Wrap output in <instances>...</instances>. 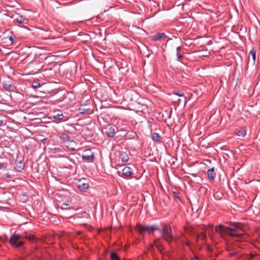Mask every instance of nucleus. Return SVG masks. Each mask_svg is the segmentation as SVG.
<instances>
[{"label": "nucleus", "instance_id": "f704fd0d", "mask_svg": "<svg viewBox=\"0 0 260 260\" xmlns=\"http://www.w3.org/2000/svg\"><path fill=\"white\" fill-rule=\"evenodd\" d=\"M197 229H194L193 228L192 229V231H191V232H192L193 234H196V230Z\"/></svg>", "mask_w": 260, "mask_h": 260}, {"label": "nucleus", "instance_id": "dca6fc26", "mask_svg": "<svg viewBox=\"0 0 260 260\" xmlns=\"http://www.w3.org/2000/svg\"><path fill=\"white\" fill-rule=\"evenodd\" d=\"M152 139L153 141L156 143H161L162 138L160 137L159 135L157 133H153L152 134Z\"/></svg>", "mask_w": 260, "mask_h": 260}, {"label": "nucleus", "instance_id": "9d476101", "mask_svg": "<svg viewBox=\"0 0 260 260\" xmlns=\"http://www.w3.org/2000/svg\"><path fill=\"white\" fill-rule=\"evenodd\" d=\"M127 100L134 101L137 97V94L133 91H127L125 93Z\"/></svg>", "mask_w": 260, "mask_h": 260}, {"label": "nucleus", "instance_id": "58836bf2", "mask_svg": "<svg viewBox=\"0 0 260 260\" xmlns=\"http://www.w3.org/2000/svg\"><path fill=\"white\" fill-rule=\"evenodd\" d=\"M86 21H87L88 22H89L90 20H87Z\"/></svg>", "mask_w": 260, "mask_h": 260}, {"label": "nucleus", "instance_id": "a211bd4d", "mask_svg": "<svg viewBox=\"0 0 260 260\" xmlns=\"http://www.w3.org/2000/svg\"><path fill=\"white\" fill-rule=\"evenodd\" d=\"M88 183L82 182L81 181H79L78 185V187L81 191H85L88 188Z\"/></svg>", "mask_w": 260, "mask_h": 260}, {"label": "nucleus", "instance_id": "7ed1b4c3", "mask_svg": "<svg viewBox=\"0 0 260 260\" xmlns=\"http://www.w3.org/2000/svg\"><path fill=\"white\" fill-rule=\"evenodd\" d=\"M25 236L15 232L9 239L11 245L15 248H20L24 244Z\"/></svg>", "mask_w": 260, "mask_h": 260}, {"label": "nucleus", "instance_id": "f3484780", "mask_svg": "<svg viewBox=\"0 0 260 260\" xmlns=\"http://www.w3.org/2000/svg\"><path fill=\"white\" fill-rule=\"evenodd\" d=\"M25 165L22 161H18L15 163V169L17 172H21L24 168Z\"/></svg>", "mask_w": 260, "mask_h": 260}, {"label": "nucleus", "instance_id": "7c9ffc66", "mask_svg": "<svg viewBox=\"0 0 260 260\" xmlns=\"http://www.w3.org/2000/svg\"><path fill=\"white\" fill-rule=\"evenodd\" d=\"M8 38L10 41L11 44H12L14 43V41L13 37L12 36H10Z\"/></svg>", "mask_w": 260, "mask_h": 260}, {"label": "nucleus", "instance_id": "a878e982", "mask_svg": "<svg viewBox=\"0 0 260 260\" xmlns=\"http://www.w3.org/2000/svg\"><path fill=\"white\" fill-rule=\"evenodd\" d=\"M31 86L32 88L36 89L40 86V83L38 81H34L32 83Z\"/></svg>", "mask_w": 260, "mask_h": 260}, {"label": "nucleus", "instance_id": "c85d7f7f", "mask_svg": "<svg viewBox=\"0 0 260 260\" xmlns=\"http://www.w3.org/2000/svg\"><path fill=\"white\" fill-rule=\"evenodd\" d=\"M238 254V252L237 251H233L232 252H230L229 254V256L230 257L235 256H236Z\"/></svg>", "mask_w": 260, "mask_h": 260}, {"label": "nucleus", "instance_id": "f8f14e48", "mask_svg": "<svg viewBox=\"0 0 260 260\" xmlns=\"http://www.w3.org/2000/svg\"><path fill=\"white\" fill-rule=\"evenodd\" d=\"M66 147H67V148L69 150H73V151L76 150V144L75 141H74L73 140H70V141H69L68 142H67L66 143Z\"/></svg>", "mask_w": 260, "mask_h": 260}, {"label": "nucleus", "instance_id": "aec40b11", "mask_svg": "<svg viewBox=\"0 0 260 260\" xmlns=\"http://www.w3.org/2000/svg\"><path fill=\"white\" fill-rule=\"evenodd\" d=\"M59 138L60 140H62L64 143H66L70 140V136L67 134H61Z\"/></svg>", "mask_w": 260, "mask_h": 260}, {"label": "nucleus", "instance_id": "9b49d317", "mask_svg": "<svg viewBox=\"0 0 260 260\" xmlns=\"http://www.w3.org/2000/svg\"><path fill=\"white\" fill-rule=\"evenodd\" d=\"M235 134L238 137H244L246 134V131L244 127H240L236 129Z\"/></svg>", "mask_w": 260, "mask_h": 260}, {"label": "nucleus", "instance_id": "ddd939ff", "mask_svg": "<svg viewBox=\"0 0 260 260\" xmlns=\"http://www.w3.org/2000/svg\"><path fill=\"white\" fill-rule=\"evenodd\" d=\"M202 229L204 231L197 235L196 239V242H198L199 239L204 240L206 237V235L205 233V226L202 225Z\"/></svg>", "mask_w": 260, "mask_h": 260}, {"label": "nucleus", "instance_id": "c9c22d12", "mask_svg": "<svg viewBox=\"0 0 260 260\" xmlns=\"http://www.w3.org/2000/svg\"><path fill=\"white\" fill-rule=\"evenodd\" d=\"M176 49H177V51H179L180 50L181 47H177Z\"/></svg>", "mask_w": 260, "mask_h": 260}, {"label": "nucleus", "instance_id": "2eb2a0df", "mask_svg": "<svg viewBox=\"0 0 260 260\" xmlns=\"http://www.w3.org/2000/svg\"><path fill=\"white\" fill-rule=\"evenodd\" d=\"M122 174L126 177L131 176L133 174L132 169L128 167H125L122 170Z\"/></svg>", "mask_w": 260, "mask_h": 260}, {"label": "nucleus", "instance_id": "39448f33", "mask_svg": "<svg viewBox=\"0 0 260 260\" xmlns=\"http://www.w3.org/2000/svg\"><path fill=\"white\" fill-rule=\"evenodd\" d=\"M71 201L68 200L65 201L63 200L58 201L57 203L58 208H60L62 210H74L75 208L71 206Z\"/></svg>", "mask_w": 260, "mask_h": 260}, {"label": "nucleus", "instance_id": "b1692460", "mask_svg": "<svg viewBox=\"0 0 260 260\" xmlns=\"http://www.w3.org/2000/svg\"><path fill=\"white\" fill-rule=\"evenodd\" d=\"M250 53L252 55V59H253V63L255 62V58H256V50L253 48L250 51Z\"/></svg>", "mask_w": 260, "mask_h": 260}, {"label": "nucleus", "instance_id": "6ab92c4d", "mask_svg": "<svg viewBox=\"0 0 260 260\" xmlns=\"http://www.w3.org/2000/svg\"><path fill=\"white\" fill-rule=\"evenodd\" d=\"M207 175L208 178L211 179V180H214L216 177V173L214 170V169H210L207 171Z\"/></svg>", "mask_w": 260, "mask_h": 260}, {"label": "nucleus", "instance_id": "4be33fe9", "mask_svg": "<svg viewBox=\"0 0 260 260\" xmlns=\"http://www.w3.org/2000/svg\"><path fill=\"white\" fill-rule=\"evenodd\" d=\"M16 21L19 24H26L27 22V19L25 18V17H17L16 19Z\"/></svg>", "mask_w": 260, "mask_h": 260}, {"label": "nucleus", "instance_id": "473e14b6", "mask_svg": "<svg viewBox=\"0 0 260 260\" xmlns=\"http://www.w3.org/2000/svg\"><path fill=\"white\" fill-rule=\"evenodd\" d=\"M192 260L197 259L199 260V257L195 254H194L193 257L191 258Z\"/></svg>", "mask_w": 260, "mask_h": 260}, {"label": "nucleus", "instance_id": "423d86ee", "mask_svg": "<svg viewBox=\"0 0 260 260\" xmlns=\"http://www.w3.org/2000/svg\"><path fill=\"white\" fill-rule=\"evenodd\" d=\"M94 158L93 152L90 149H86L84 151V154L82 156V160L85 162H92Z\"/></svg>", "mask_w": 260, "mask_h": 260}, {"label": "nucleus", "instance_id": "412c9836", "mask_svg": "<svg viewBox=\"0 0 260 260\" xmlns=\"http://www.w3.org/2000/svg\"><path fill=\"white\" fill-rule=\"evenodd\" d=\"M110 257L111 260H120V258L117 254L113 251L110 252Z\"/></svg>", "mask_w": 260, "mask_h": 260}, {"label": "nucleus", "instance_id": "f257e3e1", "mask_svg": "<svg viewBox=\"0 0 260 260\" xmlns=\"http://www.w3.org/2000/svg\"><path fill=\"white\" fill-rule=\"evenodd\" d=\"M231 227H226L219 225L215 228V232L220 234L225 233L233 237L242 238L245 234L246 226L242 223L234 222L231 224Z\"/></svg>", "mask_w": 260, "mask_h": 260}, {"label": "nucleus", "instance_id": "f03ea898", "mask_svg": "<svg viewBox=\"0 0 260 260\" xmlns=\"http://www.w3.org/2000/svg\"><path fill=\"white\" fill-rule=\"evenodd\" d=\"M156 231H158L161 235L162 238L170 245L174 237L172 234V231L171 226L165 225L161 229H160L158 227V230H156Z\"/></svg>", "mask_w": 260, "mask_h": 260}, {"label": "nucleus", "instance_id": "393cba45", "mask_svg": "<svg viewBox=\"0 0 260 260\" xmlns=\"http://www.w3.org/2000/svg\"><path fill=\"white\" fill-rule=\"evenodd\" d=\"M181 245L182 246L185 245L188 247L190 250L193 252L192 249L190 247V243L189 242L182 241Z\"/></svg>", "mask_w": 260, "mask_h": 260}, {"label": "nucleus", "instance_id": "4468645a", "mask_svg": "<svg viewBox=\"0 0 260 260\" xmlns=\"http://www.w3.org/2000/svg\"><path fill=\"white\" fill-rule=\"evenodd\" d=\"M119 159L123 162H126L129 160L128 154L125 152L121 151L120 152Z\"/></svg>", "mask_w": 260, "mask_h": 260}, {"label": "nucleus", "instance_id": "e433bc0d", "mask_svg": "<svg viewBox=\"0 0 260 260\" xmlns=\"http://www.w3.org/2000/svg\"><path fill=\"white\" fill-rule=\"evenodd\" d=\"M2 124H3V120H0V126L1 125H2Z\"/></svg>", "mask_w": 260, "mask_h": 260}, {"label": "nucleus", "instance_id": "1a4fd4ad", "mask_svg": "<svg viewBox=\"0 0 260 260\" xmlns=\"http://www.w3.org/2000/svg\"><path fill=\"white\" fill-rule=\"evenodd\" d=\"M167 38V36L165 33L157 32L155 35L152 36L151 39L153 41H157L163 39H166Z\"/></svg>", "mask_w": 260, "mask_h": 260}, {"label": "nucleus", "instance_id": "5701e85b", "mask_svg": "<svg viewBox=\"0 0 260 260\" xmlns=\"http://www.w3.org/2000/svg\"><path fill=\"white\" fill-rule=\"evenodd\" d=\"M28 239L30 241L32 242H36L37 241L38 239L34 235L30 234L28 237H25V239Z\"/></svg>", "mask_w": 260, "mask_h": 260}, {"label": "nucleus", "instance_id": "cd10ccee", "mask_svg": "<svg viewBox=\"0 0 260 260\" xmlns=\"http://www.w3.org/2000/svg\"><path fill=\"white\" fill-rule=\"evenodd\" d=\"M173 93L175 95L179 96H184V94L181 91H174Z\"/></svg>", "mask_w": 260, "mask_h": 260}, {"label": "nucleus", "instance_id": "ea45409f", "mask_svg": "<svg viewBox=\"0 0 260 260\" xmlns=\"http://www.w3.org/2000/svg\"><path fill=\"white\" fill-rule=\"evenodd\" d=\"M259 230H260V227H259Z\"/></svg>", "mask_w": 260, "mask_h": 260}, {"label": "nucleus", "instance_id": "6e6552de", "mask_svg": "<svg viewBox=\"0 0 260 260\" xmlns=\"http://www.w3.org/2000/svg\"><path fill=\"white\" fill-rule=\"evenodd\" d=\"M53 117L54 119L62 121H65L68 119V117L63 114L62 112L60 110L54 112Z\"/></svg>", "mask_w": 260, "mask_h": 260}, {"label": "nucleus", "instance_id": "20e7f679", "mask_svg": "<svg viewBox=\"0 0 260 260\" xmlns=\"http://www.w3.org/2000/svg\"><path fill=\"white\" fill-rule=\"evenodd\" d=\"M158 230L157 225H151L149 226H143L141 224H138L136 227V230L141 234L143 235L146 232L153 233L154 231Z\"/></svg>", "mask_w": 260, "mask_h": 260}, {"label": "nucleus", "instance_id": "bb28decb", "mask_svg": "<svg viewBox=\"0 0 260 260\" xmlns=\"http://www.w3.org/2000/svg\"><path fill=\"white\" fill-rule=\"evenodd\" d=\"M154 244H155V246L159 249L162 247V245L160 244L159 239L155 240Z\"/></svg>", "mask_w": 260, "mask_h": 260}, {"label": "nucleus", "instance_id": "72a5a7b5", "mask_svg": "<svg viewBox=\"0 0 260 260\" xmlns=\"http://www.w3.org/2000/svg\"><path fill=\"white\" fill-rule=\"evenodd\" d=\"M174 197L175 198H177L178 199H179V197L178 196V193L177 192H174Z\"/></svg>", "mask_w": 260, "mask_h": 260}, {"label": "nucleus", "instance_id": "c756f323", "mask_svg": "<svg viewBox=\"0 0 260 260\" xmlns=\"http://www.w3.org/2000/svg\"><path fill=\"white\" fill-rule=\"evenodd\" d=\"M13 86L11 84H9V85L4 84V87L7 89H10Z\"/></svg>", "mask_w": 260, "mask_h": 260}, {"label": "nucleus", "instance_id": "0eeeda50", "mask_svg": "<svg viewBox=\"0 0 260 260\" xmlns=\"http://www.w3.org/2000/svg\"><path fill=\"white\" fill-rule=\"evenodd\" d=\"M105 133L109 137L112 138L115 136L116 132L118 131V128L114 125L108 124L105 128Z\"/></svg>", "mask_w": 260, "mask_h": 260}, {"label": "nucleus", "instance_id": "2f4dec72", "mask_svg": "<svg viewBox=\"0 0 260 260\" xmlns=\"http://www.w3.org/2000/svg\"><path fill=\"white\" fill-rule=\"evenodd\" d=\"M177 55L178 60H180L183 57L182 55L181 54L178 53Z\"/></svg>", "mask_w": 260, "mask_h": 260}, {"label": "nucleus", "instance_id": "4c0bfd02", "mask_svg": "<svg viewBox=\"0 0 260 260\" xmlns=\"http://www.w3.org/2000/svg\"><path fill=\"white\" fill-rule=\"evenodd\" d=\"M3 166V164L0 163V169L2 168Z\"/></svg>", "mask_w": 260, "mask_h": 260}]
</instances>
